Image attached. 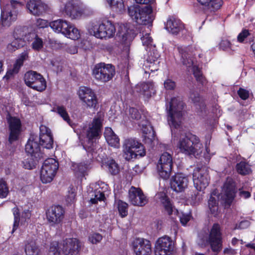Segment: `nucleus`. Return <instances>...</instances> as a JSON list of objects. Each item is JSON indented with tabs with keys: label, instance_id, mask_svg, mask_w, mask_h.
Returning <instances> with one entry per match:
<instances>
[{
	"label": "nucleus",
	"instance_id": "30",
	"mask_svg": "<svg viewBox=\"0 0 255 255\" xmlns=\"http://www.w3.org/2000/svg\"><path fill=\"white\" fill-rule=\"evenodd\" d=\"M18 29H16L14 31V39L7 45V49L9 52H13L16 50L22 47L25 44L23 36L25 34L23 33L20 36H18Z\"/></svg>",
	"mask_w": 255,
	"mask_h": 255
},
{
	"label": "nucleus",
	"instance_id": "48",
	"mask_svg": "<svg viewBox=\"0 0 255 255\" xmlns=\"http://www.w3.org/2000/svg\"><path fill=\"white\" fill-rule=\"evenodd\" d=\"M119 213L122 217H125L128 215V205L122 200H118L116 202Z\"/></svg>",
	"mask_w": 255,
	"mask_h": 255
},
{
	"label": "nucleus",
	"instance_id": "27",
	"mask_svg": "<svg viewBox=\"0 0 255 255\" xmlns=\"http://www.w3.org/2000/svg\"><path fill=\"white\" fill-rule=\"evenodd\" d=\"M30 12L35 15H39L45 12L47 6L40 0H30L26 5Z\"/></svg>",
	"mask_w": 255,
	"mask_h": 255
},
{
	"label": "nucleus",
	"instance_id": "58",
	"mask_svg": "<svg viewBox=\"0 0 255 255\" xmlns=\"http://www.w3.org/2000/svg\"><path fill=\"white\" fill-rule=\"evenodd\" d=\"M176 86V83L170 79H166L164 82V87L166 90H174Z\"/></svg>",
	"mask_w": 255,
	"mask_h": 255
},
{
	"label": "nucleus",
	"instance_id": "11",
	"mask_svg": "<svg viewBox=\"0 0 255 255\" xmlns=\"http://www.w3.org/2000/svg\"><path fill=\"white\" fill-rule=\"evenodd\" d=\"M172 166V155L167 152L163 153L156 165L157 172L160 177L164 179H168L171 175Z\"/></svg>",
	"mask_w": 255,
	"mask_h": 255
},
{
	"label": "nucleus",
	"instance_id": "62",
	"mask_svg": "<svg viewBox=\"0 0 255 255\" xmlns=\"http://www.w3.org/2000/svg\"><path fill=\"white\" fill-rule=\"evenodd\" d=\"M110 6L122 8L123 6V0H106Z\"/></svg>",
	"mask_w": 255,
	"mask_h": 255
},
{
	"label": "nucleus",
	"instance_id": "47",
	"mask_svg": "<svg viewBox=\"0 0 255 255\" xmlns=\"http://www.w3.org/2000/svg\"><path fill=\"white\" fill-rule=\"evenodd\" d=\"M40 77L34 83L32 88L38 91H42L46 88V82L41 75Z\"/></svg>",
	"mask_w": 255,
	"mask_h": 255
},
{
	"label": "nucleus",
	"instance_id": "37",
	"mask_svg": "<svg viewBox=\"0 0 255 255\" xmlns=\"http://www.w3.org/2000/svg\"><path fill=\"white\" fill-rule=\"evenodd\" d=\"M216 191H214L208 201L209 208L211 213L216 217L218 215V203L219 196L216 195Z\"/></svg>",
	"mask_w": 255,
	"mask_h": 255
},
{
	"label": "nucleus",
	"instance_id": "8",
	"mask_svg": "<svg viewBox=\"0 0 255 255\" xmlns=\"http://www.w3.org/2000/svg\"><path fill=\"white\" fill-rule=\"evenodd\" d=\"M102 125L101 120L99 118H95L87 130V138L88 140L83 147L88 152H92L94 150L96 139L100 135Z\"/></svg>",
	"mask_w": 255,
	"mask_h": 255
},
{
	"label": "nucleus",
	"instance_id": "7",
	"mask_svg": "<svg viewBox=\"0 0 255 255\" xmlns=\"http://www.w3.org/2000/svg\"><path fill=\"white\" fill-rule=\"evenodd\" d=\"M124 147V156L127 160L135 158L138 156L142 157L145 155V150L143 145L134 139H126Z\"/></svg>",
	"mask_w": 255,
	"mask_h": 255
},
{
	"label": "nucleus",
	"instance_id": "55",
	"mask_svg": "<svg viewBox=\"0 0 255 255\" xmlns=\"http://www.w3.org/2000/svg\"><path fill=\"white\" fill-rule=\"evenodd\" d=\"M141 35V40L143 45H146L147 49H149V47H150V46L152 45L151 43L152 41V39L148 33H146L144 34L143 32H142Z\"/></svg>",
	"mask_w": 255,
	"mask_h": 255
},
{
	"label": "nucleus",
	"instance_id": "52",
	"mask_svg": "<svg viewBox=\"0 0 255 255\" xmlns=\"http://www.w3.org/2000/svg\"><path fill=\"white\" fill-rule=\"evenodd\" d=\"M223 4L222 0H211L208 5V9L211 12H215L220 9Z\"/></svg>",
	"mask_w": 255,
	"mask_h": 255
},
{
	"label": "nucleus",
	"instance_id": "26",
	"mask_svg": "<svg viewBox=\"0 0 255 255\" xmlns=\"http://www.w3.org/2000/svg\"><path fill=\"white\" fill-rule=\"evenodd\" d=\"M152 9L150 5H146L142 8L139 17L137 18V23L142 25L151 26L154 17L152 14Z\"/></svg>",
	"mask_w": 255,
	"mask_h": 255
},
{
	"label": "nucleus",
	"instance_id": "6",
	"mask_svg": "<svg viewBox=\"0 0 255 255\" xmlns=\"http://www.w3.org/2000/svg\"><path fill=\"white\" fill-rule=\"evenodd\" d=\"M115 75V67L110 64L100 63L93 70V75L98 82L106 83L111 80Z\"/></svg>",
	"mask_w": 255,
	"mask_h": 255
},
{
	"label": "nucleus",
	"instance_id": "9",
	"mask_svg": "<svg viewBox=\"0 0 255 255\" xmlns=\"http://www.w3.org/2000/svg\"><path fill=\"white\" fill-rule=\"evenodd\" d=\"M59 167V163L55 159L50 158L46 159L40 171V179L43 183L52 181Z\"/></svg>",
	"mask_w": 255,
	"mask_h": 255
},
{
	"label": "nucleus",
	"instance_id": "10",
	"mask_svg": "<svg viewBox=\"0 0 255 255\" xmlns=\"http://www.w3.org/2000/svg\"><path fill=\"white\" fill-rule=\"evenodd\" d=\"M18 3L16 0H11L10 3L1 6L0 25L9 27L17 18V12L15 9V4Z\"/></svg>",
	"mask_w": 255,
	"mask_h": 255
},
{
	"label": "nucleus",
	"instance_id": "35",
	"mask_svg": "<svg viewBox=\"0 0 255 255\" xmlns=\"http://www.w3.org/2000/svg\"><path fill=\"white\" fill-rule=\"evenodd\" d=\"M28 58L27 52H23L21 54L19 57L17 59L13 65L12 69H9L5 75L7 78H9L12 75L18 72L20 67L23 65V62Z\"/></svg>",
	"mask_w": 255,
	"mask_h": 255
},
{
	"label": "nucleus",
	"instance_id": "32",
	"mask_svg": "<svg viewBox=\"0 0 255 255\" xmlns=\"http://www.w3.org/2000/svg\"><path fill=\"white\" fill-rule=\"evenodd\" d=\"M189 99L196 106L198 112L201 114L206 113L205 103L198 92L193 90L190 91Z\"/></svg>",
	"mask_w": 255,
	"mask_h": 255
},
{
	"label": "nucleus",
	"instance_id": "21",
	"mask_svg": "<svg viewBox=\"0 0 255 255\" xmlns=\"http://www.w3.org/2000/svg\"><path fill=\"white\" fill-rule=\"evenodd\" d=\"M188 183V177L181 173L176 174L170 180L171 188L176 192L184 191L187 188Z\"/></svg>",
	"mask_w": 255,
	"mask_h": 255
},
{
	"label": "nucleus",
	"instance_id": "1",
	"mask_svg": "<svg viewBox=\"0 0 255 255\" xmlns=\"http://www.w3.org/2000/svg\"><path fill=\"white\" fill-rule=\"evenodd\" d=\"M183 107L184 103L181 99L176 97L172 98L167 105V120L172 134H179L177 133V130L180 128Z\"/></svg>",
	"mask_w": 255,
	"mask_h": 255
},
{
	"label": "nucleus",
	"instance_id": "36",
	"mask_svg": "<svg viewBox=\"0 0 255 255\" xmlns=\"http://www.w3.org/2000/svg\"><path fill=\"white\" fill-rule=\"evenodd\" d=\"M104 136L108 143L111 146L119 147L120 139L110 128H106L104 132Z\"/></svg>",
	"mask_w": 255,
	"mask_h": 255
},
{
	"label": "nucleus",
	"instance_id": "31",
	"mask_svg": "<svg viewBox=\"0 0 255 255\" xmlns=\"http://www.w3.org/2000/svg\"><path fill=\"white\" fill-rule=\"evenodd\" d=\"M184 28L183 24L178 19L170 18L166 24V29L173 34H177Z\"/></svg>",
	"mask_w": 255,
	"mask_h": 255
},
{
	"label": "nucleus",
	"instance_id": "19",
	"mask_svg": "<svg viewBox=\"0 0 255 255\" xmlns=\"http://www.w3.org/2000/svg\"><path fill=\"white\" fill-rule=\"evenodd\" d=\"M128 198L134 206L143 207L148 202V199L139 188L132 186L128 191Z\"/></svg>",
	"mask_w": 255,
	"mask_h": 255
},
{
	"label": "nucleus",
	"instance_id": "59",
	"mask_svg": "<svg viewBox=\"0 0 255 255\" xmlns=\"http://www.w3.org/2000/svg\"><path fill=\"white\" fill-rule=\"evenodd\" d=\"M179 218L181 224L183 226H185L190 221L191 219V215L190 214H184L182 213L179 215Z\"/></svg>",
	"mask_w": 255,
	"mask_h": 255
},
{
	"label": "nucleus",
	"instance_id": "46",
	"mask_svg": "<svg viewBox=\"0 0 255 255\" xmlns=\"http://www.w3.org/2000/svg\"><path fill=\"white\" fill-rule=\"evenodd\" d=\"M160 56V55L155 46L151 45L150 47H149L148 57L146 60H148V61H159Z\"/></svg>",
	"mask_w": 255,
	"mask_h": 255
},
{
	"label": "nucleus",
	"instance_id": "5",
	"mask_svg": "<svg viewBox=\"0 0 255 255\" xmlns=\"http://www.w3.org/2000/svg\"><path fill=\"white\" fill-rule=\"evenodd\" d=\"M209 244L212 251L218 254L222 249V234L219 224L215 223L212 226L209 235L203 240L202 245Z\"/></svg>",
	"mask_w": 255,
	"mask_h": 255
},
{
	"label": "nucleus",
	"instance_id": "2",
	"mask_svg": "<svg viewBox=\"0 0 255 255\" xmlns=\"http://www.w3.org/2000/svg\"><path fill=\"white\" fill-rule=\"evenodd\" d=\"M177 146L179 151L186 155L199 154L201 152L202 143L195 135L190 133H180Z\"/></svg>",
	"mask_w": 255,
	"mask_h": 255
},
{
	"label": "nucleus",
	"instance_id": "45",
	"mask_svg": "<svg viewBox=\"0 0 255 255\" xmlns=\"http://www.w3.org/2000/svg\"><path fill=\"white\" fill-rule=\"evenodd\" d=\"M142 8L138 6L132 5L128 8V13L131 18L137 23V18L139 17Z\"/></svg>",
	"mask_w": 255,
	"mask_h": 255
},
{
	"label": "nucleus",
	"instance_id": "14",
	"mask_svg": "<svg viewBox=\"0 0 255 255\" xmlns=\"http://www.w3.org/2000/svg\"><path fill=\"white\" fill-rule=\"evenodd\" d=\"M174 249V244L167 236L159 238L155 245V255H170Z\"/></svg>",
	"mask_w": 255,
	"mask_h": 255
},
{
	"label": "nucleus",
	"instance_id": "33",
	"mask_svg": "<svg viewBox=\"0 0 255 255\" xmlns=\"http://www.w3.org/2000/svg\"><path fill=\"white\" fill-rule=\"evenodd\" d=\"M24 252L26 255H40L41 251L35 241L28 240L24 242Z\"/></svg>",
	"mask_w": 255,
	"mask_h": 255
},
{
	"label": "nucleus",
	"instance_id": "40",
	"mask_svg": "<svg viewBox=\"0 0 255 255\" xmlns=\"http://www.w3.org/2000/svg\"><path fill=\"white\" fill-rule=\"evenodd\" d=\"M109 173L112 175L118 174L120 171L119 164L113 159H108L106 162Z\"/></svg>",
	"mask_w": 255,
	"mask_h": 255
},
{
	"label": "nucleus",
	"instance_id": "64",
	"mask_svg": "<svg viewBox=\"0 0 255 255\" xmlns=\"http://www.w3.org/2000/svg\"><path fill=\"white\" fill-rule=\"evenodd\" d=\"M238 94L240 97L244 100L247 99L249 97V91L242 88H240L238 91Z\"/></svg>",
	"mask_w": 255,
	"mask_h": 255
},
{
	"label": "nucleus",
	"instance_id": "17",
	"mask_svg": "<svg viewBox=\"0 0 255 255\" xmlns=\"http://www.w3.org/2000/svg\"><path fill=\"white\" fill-rule=\"evenodd\" d=\"M35 138L40 146L47 149L53 148V139L51 130L46 126L41 125L39 128V135L34 134Z\"/></svg>",
	"mask_w": 255,
	"mask_h": 255
},
{
	"label": "nucleus",
	"instance_id": "43",
	"mask_svg": "<svg viewBox=\"0 0 255 255\" xmlns=\"http://www.w3.org/2000/svg\"><path fill=\"white\" fill-rule=\"evenodd\" d=\"M53 111L59 115L69 125H71V120L65 107L58 106L54 108Z\"/></svg>",
	"mask_w": 255,
	"mask_h": 255
},
{
	"label": "nucleus",
	"instance_id": "18",
	"mask_svg": "<svg viewBox=\"0 0 255 255\" xmlns=\"http://www.w3.org/2000/svg\"><path fill=\"white\" fill-rule=\"evenodd\" d=\"M132 249L136 255H150L151 245L149 241L143 238H136L132 242Z\"/></svg>",
	"mask_w": 255,
	"mask_h": 255
},
{
	"label": "nucleus",
	"instance_id": "60",
	"mask_svg": "<svg viewBox=\"0 0 255 255\" xmlns=\"http://www.w3.org/2000/svg\"><path fill=\"white\" fill-rule=\"evenodd\" d=\"M102 238L100 234L94 233L89 236V240L92 244H97L102 240Z\"/></svg>",
	"mask_w": 255,
	"mask_h": 255
},
{
	"label": "nucleus",
	"instance_id": "25",
	"mask_svg": "<svg viewBox=\"0 0 255 255\" xmlns=\"http://www.w3.org/2000/svg\"><path fill=\"white\" fill-rule=\"evenodd\" d=\"M14 216V223L13 225V229L11 233H13L18 228L19 223L21 225H24L30 219L31 214L29 210L24 211L21 215H20L19 209L17 207H15L12 209Z\"/></svg>",
	"mask_w": 255,
	"mask_h": 255
},
{
	"label": "nucleus",
	"instance_id": "53",
	"mask_svg": "<svg viewBox=\"0 0 255 255\" xmlns=\"http://www.w3.org/2000/svg\"><path fill=\"white\" fill-rule=\"evenodd\" d=\"M32 35L34 36V38L31 44L32 48L35 51H39L43 46L42 39L38 37L37 35H35L34 34H32Z\"/></svg>",
	"mask_w": 255,
	"mask_h": 255
},
{
	"label": "nucleus",
	"instance_id": "41",
	"mask_svg": "<svg viewBox=\"0 0 255 255\" xmlns=\"http://www.w3.org/2000/svg\"><path fill=\"white\" fill-rule=\"evenodd\" d=\"M41 158L34 157L30 155L22 161L23 167L25 169H32L35 168L39 159Z\"/></svg>",
	"mask_w": 255,
	"mask_h": 255
},
{
	"label": "nucleus",
	"instance_id": "16",
	"mask_svg": "<svg viewBox=\"0 0 255 255\" xmlns=\"http://www.w3.org/2000/svg\"><path fill=\"white\" fill-rule=\"evenodd\" d=\"M6 118L9 124V135L8 141L10 143L17 140L21 131V124L19 119L10 116L7 113Z\"/></svg>",
	"mask_w": 255,
	"mask_h": 255
},
{
	"label": "nucleus",
	"instance_id": "15",
	"mask_svg": "<svg viewBox=\"0 0 255 255\" xmlns=\"http://www.w3.org/2000/svg\"><path fill=\"white\" fill-rule=\"evenodd\" d=\"M78 93L80 99L87 108H96L98 105V99L92 89L87 87H81Z\"/></svg>",
	"mask_w": 255,
	"mask_h": 255
},
{
	"label": "nucleus",
	"instance_id": "39",
	"mask_svg": "<svg viewBox=\"0 0 255 255\" xmlns=\"http://www.w3.org/2000/svg\"><path fill=\"white\" fill-rule=\"evenodd\" d=\"M40 75L36 72L33 71L27 72L25 74L24 77L26 85L32 88L34 83L35 82L38 78H40Z\"/></svg>",
	"mask_w": 255,
	"mask_h": 255
},
{
	"label": "nucleus",
	"instance_id": "51",
	"mask_svg": "<svg viewBox=\"0 0 255 255\" xmlns=\"http://www.w3.org/2000/svg\"><path fill=\"white\" fill-rule=\"evenodd\" d=\"M159 63V61H148V60H146L143 65L145 67V69H148L151 72H154L158 69Z\"/></svg>",
	"mask_w": 255,
	"mask_h": 255
},
{
	"label": "nucleus",
	"instance_id": "4",
	"mask_svg": "<svg viewBox=\"0 0 255 255\" xmlns=\"http://www.w3.org/2000/svg\"><path fill=\"white\" fill-rule=\"evenodd\" d=\"M88 30L91 35L101 39L111 38L114 36L116 32L114 25L109 20L101 24L92 22L90 23Z\"/></svg>",
	"mask_w": 255,
	"mask_h": 255
},
{
	"label": "nucleus",
	"instance_id": "28",
	"mask_svg": "<svg viewBox=\"0 0 255 255\" xmlns=\"http://www.w3.org/2000/svg\"><path fill=\"white\" fill-rule=\"evenodd\" d=\"M71 25L70 22L62 19L54 20L50 23V26L53 30L57 33H61L64 35L67 34Z\"/></svg>",
	"mask_w": 255,
	"mask_h": 255
},
{
	"label": "nucleus",
	"instance_id": "57",
	"mask_svg": "<svg viewBox=\"0 0 255 255\" xmlns=\"http://www.w3.org/2000/svg\"><path fill=\"white\" fill-rule=\"evenodd\" d=\"M122 41L126 44H128L130 42L133 38V33L131 30H127L126 32L122 34Z\"/></svg>",
	"mask_w": 255,
	"mask_h": 255
},
{
	"label": "nucleus",
	"instance_id": "63",
	"mask_svg": "<svg viewBox=\"0 0 255 255\" xmlns=\"http://www.w3.org/2000/svg\"><path fill=\"white\" fill-rule=\"evenodd\" d=\"M220 48L223 50H228L229 49L231 48V44L228 40H222L219 44Z\"/></svg>",
	"mask_w": 255,
	"mask_h": 255
},
{
	"label": "nucleus",
	"instance_id": "12",
	"mask_svg": "<svg viewBox=\"0 0 255 255\" xmlns=\"http://www.w3.org/2000/svg\"><path fill=\"white\" fill-rule=\"evenodd\" d=\"M193 180L194 186L198 191H201L205 189L209 182V176L206 168H195L193 173Z\"/></svg>",
	"mask_w": 255,
	"mask_h": 255
},
{
	"label": "nucleus",
	"instance_id": "23",
	"mask_svg": "<svg viewBox=\"0 0 255 255\" xmlns=\"http://www.w3.org/2000/svg\"><path fill=\"white\" fill-rule=\"evenodd\" d=\"M34 134H31L25 145V151L32 156L37 158H42V153L40 151V145L37 141V138H35Z\"/></svg>",
	"mask_w": 255,
	"mask_h": 255
},
{
	"label": "nucleus",
	"instance_id": "24",
	"mask_svg": "<svg viewBox=\"0 0 255 255\" xmlns=\"http://www.w3.org/2000/svg\"><path fill=\"white\" fill-rule=\"evenodd\" d=\"M108 189V185L103 182H98L94 185V190L92 195L90 202L96 204L98 201H104L105 199V192Z\"/></svg>",
	"mask_w": 255,
	"mask_h": 255
},
{
	"label": "nucleus",
	"instance_id": "34",
	"mask_svg": "<svg viewBox=\"0 0 255 255\" xmlns=\"http://www.w3.org/2000/svg\"><path fill=\"white\" fill-rule=\"evenodd\" d=\"M152 84L150 83H141L137 84L133 90V92L149 98L151 96V90H152Z\"/></svg>",
	"mask_w": 255,
	"mask_h": 255
},
{
	"label": "nucleus",
	"instance_id": "29",
	"mask_svg": "<svg viewBox=\"0 0 255 255\" xmlns=\"http://www.w3.org/2000/svg\"><path fill=\"white\" fill-rule=\"evenodd\" d=\"M223 191L228 202H232L236 196L235 184L232 179H228L224 183Z\"/></svg>",
	"mask_w": 255,
	"mask_h": 255
},
{
	"label": "nucleus",
	"instance_id": "50",
	"mask_svg": "<svg viewBox=\"0 0 255 255\" xmlns=\"http://www.w3.org/2000/svg\"><path fill=\"white\" fill-rule=\"evenodd\" d=\"M61 251H62L61 244H59L57 242H53L50 244L49 255H60Z\"/></svg>",
	"mask_w": 255,
	"mask_h": 255
},
{
	"label": "nucleus",
	"instance_id": "44",
	"mask_svg": "<svg viewBox=\"0 0 255 255\" xmlns=\"http://www.w3.org/2000/svg\"><path fill=\"white\" fill-rule=\"evenodd\" d=\"M88 166L85 163H73L72 169L79 176H83L86 172Z\"/></svg>",
	"mask_w": 255,
	"mask_h": 255
},
{
	"label": "nucleus",
	"instance_id": "3",
	"mask_svg": "<svg viewBox=\"0 0 255 255\" xmlns=\"http://www.w3.org/2000/svg\"><path fill=\"white\" fill-rule=\"evenodd\" d=\"M178 52L181 56V62L187 68H192L193 73L196 80L202 85H204L205 80L200 69L194 63L193 48L192 47H178Z\"/></svg>",
	"mask_w": 255,
	"mask_h": 255
},
{
	"label": "nucleus",
	"instance_id": "38",
	"mask_svg": "<svg viewBox=\"0 0 255 255\" xmlns=\"http://www.w3.org/2000/svg\"><path fill=\"white\" fill-rule=\"evenodd\" d=\"M161 202L165 211L169 215H171L173 213L178 214V210L173 207L169 199L166 196L164 195L161 198Z\"/></svg>",
	"mask_w": 255,
	"mask_h": 255
},
{
	"label": "nucleus",
	"instance_id": "22",
	"mask_svg": "<svg viewBox=\"0 0 255 255\" xmlns=\"http://www.w3.org/2000/svg\"><path fill=\"white\" fill-rule=\"evenodd\" d=\"M79 244L76 238L66 239L61 243L62 251L65 255H76L80 249Z\"/></svg>",
	"mask_w": 255,
	"mask_h": 255
},
{
	"label": "nucleus",
	"instance_id": "13",
	"mask_svg": "<svg viewBox=\"0 0 255 255\" xmlns=\"http://www.w3.org/2000/svg\"><path fill=\"white\" fill-rule=\"evenodd\" d=\"M86 9L75 0H69L65 4L63 11L72 19H79L85 13Z\"/></svg>",
	"mask_w": 255,
	"mask_h": 255
},
{
	"label": "nucleus",
	"instance_id": "42",
	"mask_svg": "<svg viewBox=\"0 0 255 255\" xmlns=\"http://www.w3.org/2000/svg\"><path fill=\"white\" fill-rule=\"evenodd\" d=\"M236 170L239 174L243 175H248L252 172L250 165L244 161H241L236 165Z\"/></svg>",
	"mask_w": 255,
	"mask_h": 255
},
{
	"label": "nucleus",
	"instance_id": "61",
	"mask_svg": "<svg viewBox=\"0 0 255 255\" xmlns=\"http://www.w3.org/2000/svg\"><path fill=\"white\" fill-rule=\"evenodd\" d=\"M250 226V222L247 220H244L241 221L239 224H236L233 230H235L237 229H247Z\"/></svg>",
	"mask_w": 255,
	"mask_h": 255
},
{
	"label": "nucleus",
	"instance_id": "49",
	"mask_svg": "<svg viewBox=\"0 0 255 255\" xmlns=\"http://www.w3.org/2000/svg\"><path fill=\"white\" fill-rule=\"evenodd\" d=\"M65 36L71 39L76 40L80 37V32L77 28L71 24L67 31V34H66Z\"/></svg>",
	"mask_w": 255,
	"mask_h": 255
},
{
	"label": "nucleus",
	"instance_id": "54",
	"mask_svg": "<svg viewBox=\"0 0 255 255\" xmlns=\"http://www.w3.org/2000/svg\"><path fill=\"white\" fill-rule=\"evenodd\" d=\"M8 192V189L5 181L0 180V198L6 197Z\"/></svg>",
	"mask_w": 255,
	"mask_h": 255
},
{
	"label": "nucleus",
	"instance_id": "20",
	"mask_svg": "<svg viewBox=\"0 0 255 255\" xmlns=\"http://www.w3.org/2000/svg\"><path fill=\"white\" fill-rule=\"evenodd\" d=\"M64 210L60 205H53L49 207L46 211V218L52 224L60 223L64 218Z\"/></svg>",
	"mask_w": 255,
	"mask_h": 255
},
{
	"label": "nucleus",
	"instance_id": "56",
	"mask_svg": "<svg viewBox=\"0 0 255 255\" xmlns=\"http://www.w3.org/2000/svg\"><path fill=\"white\" fill-rule=\"evenodd\" d=\"M128 112L130 118L133 120H138L141 118L140 112L136 108H130Z\"/></svg>",
	"mask_w": 255,
	"mask_h": 255
}]
</instances>
